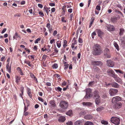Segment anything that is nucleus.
<instances>
[{"mask_svg":"<svg viewBox=\"0 0 125 125\" xmlns=\"http://www.w3.org/2000/svg\"><path fill=\"white\" fill-rule=\"evenodd\" d=\"M18 37H20L17 32H16L13 36V39H15L16 40Z\"/></svg>","mask_w":125,"mask_h":125,"instance_id":"26","label":"nucleus"},{"mask_svg":"<svg viewBox=\"0 0 125 125\" xmlns=\"http://www.w3.org/2000/svg\"><path fill=\"white\" fill-rule=\"evenodd\" d=\"M38 99L39 100L42 102H44V100L43 99L40 97H39L38 98Z\"/></svg>","mask_w":125,"mask_h":125,"instance_id":"48","label":"nucleus"},{"mask_svg":"<svg viewBox=\"0 0 125 125\" xmlns=\"http://www.w3.org/2000/svg\"><path fill=\"white\" fill-rule=\"evenodd\" d=\"M55 90L58 92H61L62 88L58 86L55 88Z\"/></svg>","mask_w":125,"mask_h":125,"instance_id":"33","label":"nucleus"},{"mask_svg":"<svg viewBox=\"0 0 125 125\" xmlns=\"http://www.w3.org/2000/svg\"><path fill=\"white\" fill-rule=\"evenodd\" d=\"M63 62L64 64V66L65 67L68 66V64L66 62L64 61Z\"/></svg>","mask_w":125,"mask_h":125,"instance_id":"50","label":"nucleus"},{"mask_svg":"<svg viewBox=\"0 0 125 125\" xmlns=\"http://www.w3.org/2000/svg\"><path fill=\"white\" fill-rule=\"evenodd\" d=\"M104 55H106L109 52V50L107 48H105L104 49Z\"/></svg>","mask_w":125,"mask_h":125,"instance_id":"25","label":"nucleus"},{"mask_svg":"<svg viewBox=\"0 0 125 125\" xmlns=\"http://www.w3.org/2000/svg\"><path fill=\"white\" fill-rule=\"evenodd\" d=\"M96 31L98 35V36L99 37L101 36L102 35L103 32L101 31L99 29H97L96 30Z\"/></svg>","mask_w":125,"mask_h":125,"instance_id":"18","label":"nucleus"},{"mask_svg":"<svg viewBox=\"0 0 125 125\" xmlns=\"http://www.w3.org/2000/svg\"><path fill=\"white\" fill-rule=\"evenodd\" d=\"M111 85L112 87H114L115 88H117L119 87L118 84L115 82L112 83H111Z\"/></svg>","mask_w":125,"mask_h":125,"instance_id":"20","label":"nucleus"},{"mask_svg":"<svg viewBox=\"0 0 125 125\" xmlns=\"http://www.w3.org/2000/svg\"><path fill=\"white\" fill-rule=\"evenodd\" d=\"M20 15L21 14H20L17 13L16 14H15L14 16L15 17L17 16L18 17H20Z\"/></svg>","mask_w":125,"mask_h":125,"instance_id":"58","label":"nucleus"},{"mask_svg":"<svg viewBox=\"0 0 125 125\" xmlns=\"http://www.w3.org/2000/svg\"><path fill=\"white\" fill-rule=\"evenodd\" d=\"M94 96H96L99 94L97 90H95L94 92Z\"/></svg>","mask_w":125,"mask_h":125,"instance_id":"41","label":"nucleus"},{"mask_svg":"<svg viewBox=\"0 0 125 125\" xmlns=\"http://www.w3.org/2000/svg\"><path fill=\"white\" fill-rule=\"evenodd\" d=\"M118 92V91L117 89L111 88L110 89L109 93L111 96H113L115 95Z\"/></svg>","mask_w":125,"mask_h":125,"instance_id":"4","label":"nucleus"},{"mask_svg":"<svg viewBox=\"0 0 125 125\" xmlns=\"http://www.w3.org/2000/svg\"><path fill=\"white\" fill-rule=\"evenodd\" d=\"M106 62L108 66L112 67H114V62L111 60H107Z\"/></svg>","mask_w":125,"mask_h":125,"instance_id":"8","label":"nucleus"},{"mask_svg":"<svg viewBox=\"0 0 125 125\" xmlns=\"http://www.w3.org/2000/svg\"><path fill=\"white\" fill-rule=\"evenodd\" d=\"M49 5L52 6H55V4L54 3L51 2L49 3Z\"/></svg>","mask_w":125,"mask_h":125,"instance_id":"51","label":"nucleus"},{"mask_svg":"<svg viewBox=\"0 0 125 125\" xmlns=\"http://www.w3.org/2000/svg\"><path fill=\"white\" fill-rule=\"evenodd\" d=\"M81 28V27H79L77 30L76 32H77V33L78 34L79 32L80 31V30Z\"/></svg>","mask_w":125,"mask_h":125,"instance_id":"60","label":"nucleus"},{"mask_svg":"<svg viewBox=\"0 0 125 125\" xmlns=\"http://www.w3.org/2000/svg\"><path fill=\"white\" fill-rule=\"evenodd\" d=\"M47 56L46 55H43V56L42 57V59H43L45 60L47 58Z\"/></svg>","mask_w":125,"mask_h":125,"instance_id":"61","label":"nucleus"},{"mask_svg":"<svg viewBox=\"0 0 125 125\" xmlns=\"http://www.w3.org/2000/svg\"><path fill=\"white\" fill-rule=\"evenodd\" d=\"M115 77L114 78L115 80L118 83H121L122 82V80L118 76L116 75L115 76Z\"/></svg>","mask_w":125,"mask_h":125,"instance_id":"16","label":"nucleus"},{"mask_svg":"<svg viewBox=\"0 0 125 125\" xmlns=\"http://www.w3.org/2000/svg\"><path fill=\"white\" fill-rule=\"evenodd\" d=\"M93 116L91 115H87L84 117V118L86 119H91L92 118Z\"/></svg>","mask_w":125,"mask_h":125,"instance_id":"17","label":"nucleus"},{"mask_svg":"<svg viewBox=\"0 0 125 125\" xmlns=\"http://www.w3.org/2000/svg\"><path fill=\"white\" fill-rule=\"evenodd\" d=\"M40 39H41L39 38H38L36 39V40L35 41V43H38L39 41H40Z\"/></svg>","mask_w":125,"mask_h":125,"instance_id":"46","label":"nucleus"},{"mask_svg":"<svg viewBox=\"0 0 125 125\" xmlns=\"http://www.w3.org/2000/svg\"><path fill=\"white\" fill-rule=\"evenodd\" d=\"M91 64L93 65L99 66L102 65V63L100 61L94 60L92 61Z\"/></svg>","mask_w":125,"mask_h":125,"instance_id":"6","label":"nucleus"},{"mask_svg":"<svg viewBox=\"0 0 125 125\" xmlns=\"http://www.w3.org/2000/svg\"><path fill=\"white\" fill-rule=\"evenodd\" d=\"M82 104L83 106H90L92 104V103L90 102H83Z\"/></svg>","mask_w":125,"mask_h":125,"instance_id":"15","label":"nucleus"},{"mask_svg":"<svg viewBox=\"0 0 125 125\" xmlns=\"http://www.w3.org/2000/svg\"><path fill=\"white\" fill-rule=\"evenodd\" d=\"M6 68L7 70L9 73L11 72V66H10L9 63V62L7 64L6 66Z\"/></svg>","mask_w":125,"mask_h":125,"instance_id":"19","label":"nucleus"},{"mask_svg":"<svg viewBox=\"0 0 125 125\" xmlns=\"http://www.w3.org/2000/svg\"><path fill=\"white\" fill-rule=\"evenodd\" d=\"M109 75L113 77L114 78L115 77L116 74H115L114 72L112 71H109L107 72Z\"/></svg>","mask_w":125,"mask_h":125,"instance_id":"10","label":"nucleus"},{"mask_svg":"<svg viewBox=\"0 0 125 125\" xmlns=\"http://www.w3.org/2000/svg\"><path fill=\"white\" fill-rule=\"evenodd\" d=\"M39 13L42 16H43L44 15L43 13L41 11H39Z\"/></svg>","mask_w":125,"mask_h":125,"instance_id":"53","label":"nucleus"},{"mask_svg":"<svg viewBox=\"0 0 125 125\" xmlns=\"http://www.w3.org/2000/svg\"><path fill=\"white\" fill-rule=\"evenodd\" d=\"M104 109V108L103 107H100L97 108L96 109V110L97 111H102Z\"/></svg>","mask_w":125,"mask_h":125,"instance_id":"37","label":"nucleus"},{"mask_svg":"<svg viewBox=\"0 0 125 125\" xmlns=\"http://www.w3.org/2000/svg\"><path fill=\"white\" fill-rule=\"evenodd\" d=\"M93 123L91 122L87 121L84 124V125H93Z\"/></svg>","mask_w":125,"mask_h":125,"instance_id":"32","label":"nucleus"},{"mask_svg":"<svg viewBox=\"0 0 125 125\" xmlns=\"http://www.w3.org/2000/svg\"><path fill=\"white\" fill-rule=\"evenodd\" d=\"M114 70L117 73H120L121 74H123V72L122 71H121L119 69H114Z\"/></svg>","mask_w":125,"mask_h":125,"instance_id":"34","label":"nucleus"},{"mask_svg":"<svg viewBox=\"0 0 125 125\" xmlns=\"http://www.w3.org/2000/svg\"><path fill=\"white\" fill-rule=\"evenodd\" d=\"M94 98L95 99H100V96L99 95H96V96H94Z\"/></svg>","mask_w":125,"mask_h":125,"instance_id":"40","label":"nucleus"},{"mask_svg":"<svg viewBox=\"0 0 125 125\" xmlns=\"http://www.w3.org/2000/svg\"><path fill=\"white\" fill-rule=\"evenodd\" d=\"M95 102L96 105H98L100 104L101 103L100 99H95Z\"/></svg>","mask_w":125,"mask_h":125,"instance_id":"31","label":"nucleus"},{"mask_svg":"<svg viewBox=\"0 0 125 125\" xmlns=\"http://www.w3.org/2000/svg\"><path fill=\"white\" fill-rule=\"evenodd\" d=\"M6 30V29L5 28L3 29L2 30V31L1 32V33H4Z\"/></svg>","mask_w":125,"mask_h":125,"instance_id":"62","label":"nucleus"},{"mask_svg":"<svg viewBox=\"0 0 125 125\" xmlns=\"http://www.w3.org/2000/svg\"><path fill=\"white\" fill-rule=\"evenodd\" d=\"M46 85L48 86H50L51 85V83L50 82H47L46 83Z\"/></svg>","mask_w":125,"mask_h":125,"instance_id":"57","label":"nucleus"},{"mask_svg":"<svg viewBox=\"0 0 125 125\" xmlns=\"http://www.w3.org/2000/svg\"><path fill=\"white\" fill-rule=\"evenodd\" d=\"M94 82V81H91L89 82L88 83V86H91L93 84V83Z\"/></svg>","mask_w":125,"mask_h":125,"instance_id":"45","label":"nucleus"},{"mask_svg":"<svg viewBox=\"0 0 125 125\" xmlns=\"http://www.w3.org/2000/svg\"><path fill=\"white\" fill-rule=\"evenodd\" d=\"M94 17H92L91 18L90 22V23L89 25V27L90 28L92 25V24L93 23L94 21Z\"/></svg>","mask_w":125,"mask_h":125,"instance_id":"29","label":"nucleus"},{"mask_svg":"<svg viewBox=\"0 0 125 125\" xmlns=\"http://www.w3.org/2000/svg\"><path fill=\"white\" fill-rule=\"evenodd\" d=\"M43 10L45 11L47 13V15H48V13H49L50 11V10H49L46 6H45L44 7Z\"/></svg>","mask_w":125,"mask_h":125,"instance_id":"23","label":"nucleus"},{"mask_svg":"<svg viewBox=\"0 0 125 125\" xmlns=\"http://www.w3.org/2000/svg\"><path fill=\"white\" fill-rule=\"evenodd\" d=\"M52 67L53 68L57 69L58 67V65L57 63H54L52 65Z\"/></svg>","mask_w":125,"mask_h":125,"instance_id":"39","label":"nucleus"},{"mask_svg":"<svg viewBox=\"0 0 125 125\" xmlns=\"http://www.w3.org/2000/svg\"><path fill=\"white\" fill-rule=\"evenodd\" d=\"M93 69L95 71L98 72L99 73L100 72V70L98 67L96 66H94L93 67Z\"/></svg>","mask_w":125,"mask_h":125,"instance_id":"27","label":"nucleus"},{"mask_svg":"<svg viewBox=\"0 0 125 125\" xmlns=\"http://www.w3.org/2000/svg\"><path fill=\"white\" fill-rule=\"evenodd\" d=\"M117 20V18L115 17H112L111 18V21L114 23L116 22Z\"/></svg>","mask_w":125,"mask_h":125,"instance_id":"24","label":"nucleus"},{"mask_svg":"<svg viewBox=\"0 0 125 125\" xmlns=\"http://www.w3.org/2000/svg\"><path fill=\"white\" fill-rule=\"evenodd\" d=\"M24 105H25V104L24 103ZM28 109V107H26L25 105L24 106V112H26V111Z\"/></svg>","mask_w":125,"mask_h":125,"instance_id":"54","label":"nucleus"},{"mask_svg":"<svg viewBox=\"0 0 125 125\" xmlns=\"http://www.w3.org/2000/svg\"><path fill=\"white\" fill-rule=\"evenodd\" d=\"M75 38H74L72 40V43L73 44H76L77 43V42L76 41L75 39Z\"/></svg>","mask_w":125,"mask_h":125,"instance_id":"43","label":"nucleus"},{"mask_svg":"<svg viewBox=\"0 0 125 125\" xmlns=\"http://www.w3.org/2000/svg\"><path fill=\"white\" fill-rule=\"evenodd\" d=\"M110 121L112 123L115 125H118L120 124V120L119 119L116 117H111V118Z\"/></svg>","mask_w":125,"mask_h":125,"instance_id":"2","label":"nucleus"},{"mask_svg":"<svg viewBox=\"0 0 125 125\" xmlns=\"http://www.w3.org/2000/svg\"><path fill=\"white\" fill-rule=\"evenodd\" d=\"M115 29L114 27L112 25H108L107 30L110 31H112L115 30Z\"/></svg>","mask_w":125,"mask_h":125,"instance_id":"11","label":"nucleus"},{"mask_svg":"<svg viewBox=\"0 0 125 125\" xmlns=\"http://www.w3.org/2000/svg\"><path fill=\"white\" fill-rule=\"evenodd\" d=\"M66 120L65 117L64 116H60L58 119V121L60 122H63Z\"/></svg>","mask_w":125,"mask_h":125,"instance_id":"13","label":"nucleus"},{"mask_svg":"<svg viewBox=\"0 0 125 125\" xmlns=\"http://www.w3.org/2000/svg\"><path fill=\"white\" fill-rule=\"evenodd\" d=\"M122 104L120 102L115 103L114 105V108L115 109H119L122 106Z\"/></svg>","mask_w":125,"mask_h":125,"instance_id":"9","label":"nucleus"},{"mask_svg":"<svg viewBox=\"0 0 125 125\" xmlns=\"http://www.w3.org/2000/svg\"><path fill=\"white\" fill-rule=\"evenodd\" d=\"M117 7L118 8L120 9L121 10L122 9V7L120 4H118L117 5Z\"/></svg>","mask_w":125,"mask_h":125,"instance_id":"52","label":"nucleus"},{"mask_svg":"<svg viewBox=\"0 0 125 125\" xmlns=\"http://www.w3.org/2000/svg\"><path fill=\"white\" fill-rule=\"evenodd\" d=\"M66 114L69 116H71L72 114V111L70 110L66 113Z\"/></svg>","mask_w":125,"mask_h":125,"instance_id":"28","label":"nucleus"},{"mask_svg":"<svg viewBox=\"0 0 125 125\" xmlns=\"http://www.w3.org/2000/svg\"><path fill=\"white\" fill-rule=\"evenodd\" d=\"M61 41H58L56 42L57 45L58 47L59 48H60L61 46Z\"/></svg>","mask_w":125,"mask_h":125,"instance_id":"36","label":"nucleus"},{"mask_svg":"<svg viewBox=\"0 0 125 125\" xmlns=\"http://www.w3.org/2000/svg\"><path fill=\"white\" fill-rule=\"evenodd\" d=\"M66 124L68 125H72L73 124V122L71 121H68L66 123Z\"/></svg>","mask_w":125,"mask_h":125,"instance_id":"47","label":"nucleus"},{"mask_svg":"<svg viewBox=\"0 0 125 125\" xmlns=\"http://www.w3.org/2000/svg\"><path fill=\"white\" fill-rule=\"evenodd\" d=\"M78 42L80 43H82L83 42L82 39L81 38H79L78 40Z\"/></svg>","mask_w":125,"mask_h":125,"instance_id":"63","label":"nucleus"},{"mask_svg":"<svg viewBox=\"0 0 125 125\" xmlns=\"http://www.w3.org/2000/svg\"><path fill=\"white\" fill-rule=\"evenodd\" d=\"M120 41L121 42V45L123 47H125V38H121Z\"/></svg>","mask_w":125,"mask_h":125,"instance_id":"14","label":"nucleus"},{"mask_svg":"<svg viewBox=\"0 0 125 125\" xmlns=\"http://www.w3.org/2000/svg\"><path fill=\"white\" fill-rule=\"evenodd\" d=\"M57 31L56 30H55L54 31L53 33V35L54 36H55V35L57 34Z\"/></svg>","mask_w":125,"mask_h":125,"instance_id":"56","label":"nucleus"},{"mask_svg":"<svg viewBox=\"0 0 125 125\" xmlns=\"http://www.w3.org/2000/svg\"><path fill=\"white\" fill-rule=\"evenodd\" d=\"M114 46L115 48L116 49H117V50L118 51H119V48L118 45L117 44V43L116 42H115L114 43Z\"/></svg>","mask_w":125,"mask_h":125,"instance_id":"30","label":"nucleus"},{"mask_svg":"<svg viewBox=\"0 0 125 125\" xmlns=\"http://www.w3.org/2000/svg\"><path fill=\"white\" fill-rule=\"evenodd\" d=\"M68 103L65 101H62L60 103V107L63 109H65L67 108Z\"/></svg>","mask_w":125,"mask_h":125,"instance_id":"3","label":"nucleus"},{"mask_svg":"<svg viewBox=\"0 0 125 125\" xmlns=\"http://www.w3.org/2000/svg\"><path fill=\"white\" fill-rule=\"evenodd\" d=\"M96 8L97 10H100L101 7L100 6L98 5L96 6Z\"/></svg>","mask_w":125,"mask_h":125,"instance_id":"49","label":"nucleus"},{"mask_svg":"<svg viewBox=\"0 0 125 125\" xmlns=\"http://www.w3.org/2000/svg\"><path fill=\"white\" fill-rule=\"evenodd\" d=\"M115 12L117 14H118L121 15H123V14H122V12L121 11H120L119 10H115Z\"/></svg>","mask_w":125,"mask_h":125,"instance_id":"44","label":"nucleus"},{"mask_svg":"<svg viewBox=\"0 0 125 125\" xmlns=\"http://www.w3.org/2000/svg\"><path fill=\"white\" fill-rule=\"evenodd\" d=\"M125 32L123 28L120 29V31L119 33V36H121L123 35Z\"/></svg>","mask_w":125,"mask_h":125,"instance_id":"22","label":"nucleus"},{"mask_svg":"<svg viewBox=\"0 0 125 125\" xmlns=\"http://www.w3.org/2000/svg\"><path fill=\"white\" fill-rule=\"evenodd\" d=\"M38 6L40 8H42L43 7V5L40 4H38Z\"/></svg>","mask_w":125,"mask_h":125,"instance_id":"64","label":"nucleus"},{"mask_svg":"<svg viewBox=\"0 0 125 125\" xmlns=\"http://www.w3.org/2000/svg\"><path fill=\"white\" fill-rule=\"evenodd\" d=\"M121 99L120 97L116 96L113 97L112 100V102L113 103H115L117 101H121Z\"/></svg>","mask_w":125,"mask_h":125,"instance_id":"7","label":"nucleus"},{"mask_svg":"<svg viewBox=\"0 0 125 125\" xmlns=\"http://www.w3.org/2000/svg\"><path fill=\"white\" fill-rule=\"evenodd\" d=\"M92 52L93 54L94 55L100 54L102 52L100 45L98 44H94L93 47Z\"/></svg>","mask_w":125,"mask_h":125,"instance_id":"1","label":"nucleus"},{"mask_svg":"<svg viewBox=\"0 0 125 125\" xmlns=\"http://www.w3.org/2000/svg\"><path fill=\"white\" fill-rule=\"evenodd\" d=\"M101 123L103 124L107 125L108 124V122L107 121L104 120H102L101 121Z\"/></svg>","mask_w":125,"mask_h":125,"instance_id":"38","label":"nucleus"},{"mask_svg":"<svg viewBox=\"0 0 125 125\" xmlns=\"http://www.w3.org/2000/svg\"><path fill=\"white\" fill-rule=\"evenodd\" d=\"M27 93L29 96L30 98H31L32 97V94H31V89L29 88H27Z\"/></svg>","mask_w":125,"mask_h":125,"instance_id":"21","label":"nucleus"},{"mask_svg":"<svg viewBox=\"0 0 125 125\" xmlns=\"http://www.w3.org/2000/svg\"><path fill=\"white\" fill-rule=\"evenodd\" d=\"M46 27L48 28V29L50 28V24L49 23H47L46 25Z\"/></svg>","mask_w":125,"mask_h":125,"instance_id":"55","label":"nucleus"},{"mask_svg":"<svg viewBox=\"0 0 125 125\" xmlns=\"http://www.w3.org/2000/svg\"><path fill=\"white\" fill-rule=\"evenodd\" d=\"M86 95L84 97V98H89L90 97V93H92V90L90 88H86Z\"/></svg>","mask_w":125,"mask_h":125,"instance_id":"5","label":"nucleus"},{"mask_svg":"<svg viewBox=\"0 0 125 125\" xmlns=\"http://www.w3.org/2000/svg\"><path fill=\"white\" fill-rule=\"evenodd\" d=\"M86 114V112L85 111L81 112L79 113L80 115L81 116H82L83 115L85 114Z\"/></svg>","mask_w":125,"mask_h":125,"instance_id":"42","label":"nucleus"},{"mask_svg":"<svg viewBox=\"0 0 125 125\" xmlns=\"http://www.w3.org/2000/svg\"><path fill=\"white\" fill-rule=\"evenodd\" d=\"M83 121L82 120H77L74 123L75 125H82Z\"/></svg>","mask_w":125,"mask_h":125,"instance_id":"12","label":"nucleus"},{"mask_svg":"<svg viewBox=\"0 0 125 125\" xmlns=\"http://www.w3.org/2000/svg\"><path fill=\"white\" fill-rule=\"evenodd\" d=\"M50 104L53 107H54L56 105V104L53 101H51L50 102Z\"/></svg>","mask_w":125,"mask_h":125,"instance_id":"35","label":"nucleus"},{"mask_svg":"<svg viewBox=\"0 0 125 125\" xmlns=\"http://www.w3.org/2000/svg\"><path fill=\"white\" fill-rule=\"evenodd\" d=\"M61 20L62 21L64 22H66L65 20H64V17H62Z\"/></svg>","mask_w":125,"mask_h":125,"instance_id":"59","label":"nucleus"}]
</instances>
